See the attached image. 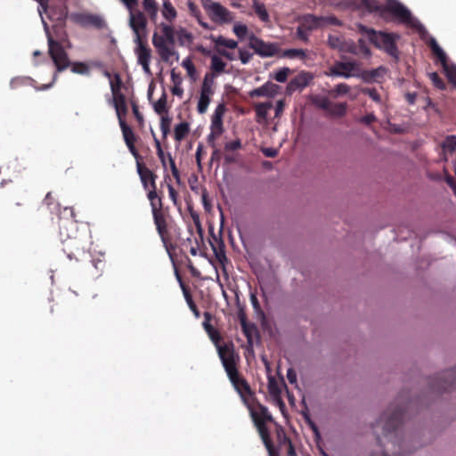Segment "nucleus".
<instances>
[{
	"label": "nucleus",
	"mask_w": 456,
	"mask_h": 456,
	"mask_svg": "<svg viewBox=\"0 0 456 456\" xmlns=\"http://www.w3.org/2000/svg\"><path fill=\"white\" fill-rule=\"evenodd\" d=\"M411 403L408 393H402L373 425L377 448L370 456H407L423 446L419 437L402 428L404 412Z\"/></svg>",
	"instance_id": "obj_1"
},
{
	"label": "nucleus",
	"mask_w": 456,
	"mask_h": 456,
	"mask_svg": "<svg viewBox=\"0 0 456 456\" xmlns=\"http://www.w3.org/2000/svg\"><path fill=\"white\" fill-rule=\"evenodd\" d=\"M385 8L386 12L390 13L396 22L415 29L422 39L428 41L433 53L440 61L448 80L456 87V65L448 60L444 51L428 34L424 25L411 13V10L398 0H387Z\"/></svg>",
	"instance_id": "obj_2"
},
{
	"label": "nucleus",
	"mask_w": 456,
	"mask_h": 456,
	"mask_svg": "<svg viewBox=\"0 0 456 456\" xmlns=\"http://www.w3.org/2000/svg\"><path fill=\"white\" fill-rule=\"evenodd\" d=\"M218 355L222 364L234 387L239 393L242 390L248 391L249 387L244 379H240L235 366V354L232 345L225 344L224 346H218Z\"/></svg>",
	"instance_id": "obj_3"
},
{
	"label": "nucleus",
	"mask_w": 456,
	"mask_h": 456,
	"mask_svg": "<svg viewBox=\"0 0 456 456\" xmlns=\"http://www.w3.org/2000/svg\"><path fill=\"white\" fill-rule=\"evenodd\" d=\"M359 29L368 37L369 40L377 48L384 50L390 56L395 59L398 58V50L395 45V39L399 38L397 35L381 31L377 32L374 29L368 28L362 25H360Z\"/></svg>",
	"instance_id": "obj_4"
},
{
	"label": "nucleus",
	"mask_w": 456,
	"mask_h": 456,
	"mask_svg": "<svg viewBox=\"0 0 456 456\" xmlns=\"http://www.w3.org/2000/svg\"><path fill=\"white\" fill-rule=\"evenodd\" d=\"M68 17H69V19L74 23L83 28L102 29L107 26L104 18L100 14L89 12H72L69 15L67 7L64 6L60 12L58 20L61 23H63Z\"/></svg>",
	"instance_id": "obj_5"
},
{
	"label": "nucleus",
	"mask_w": 456,
	"mask_h": 456,
	"mask_svg": "<svg viewBox=\"0 0 456 456\" xmlns=\"http://www.w3.org/2000/svg\"><path fill=\"white\" fill-rule=\"evenodd\" d=\"M431 389L441 393L456 388V367L436 374L431 379Z\"/></svg>",
	"instance_id": "obj_6"
},
{
	"label": "nucleus",
	"mask_w": 456,
	"mask_h": 456,
	"mask_svg": "<svg viewBox=\"0 0 456 456\" xmlns=\"http://www.w3.org/2000/svg\"><path fill=\"white\" fill-rule=\"evenodd\" d=\"M360 69V63L356 61H336L329 68L327 75L344 78L359 77Z\"/></svg>",
	"instance_id": "obj_7"
},
{
	"label": "nucleus",
	"mask_w": 456,
	"mask_h": 456,
	"mask_svg": "<svg viewBox=\"0 0 456 456\" xmlns=\"http://www.w3.org/2000/svg\"><path fill=\"white\" fill-rule=\"evenodd\" d=\"M48 52L57 72H61L70 66L71 62L68 53L60 42L53 40V38H49Z\"/></svg>",
	"instance_id": "obj_8"
},
{
	"label": "nucleus",
	"mask_w": 456,
	"mask_h": 456,
	"mask_svg": "<svg viewBox=\"0 0 456 456\" xmlns=\"http://www.w3.org/2000/svg\"><path fill=\"white\" fill-rule=\"evenodd\" d=\"M248 46L254 50L256 54L262 58L273 57L280 51V46L277 43L265 42L254 34L248 37Z\"/></svg>",
	"instance_id": "obj_9"
},
{
	"label": "nucleus",
	"mask_w": 456,
	"mask_h": 456,
	"mask_svg": "<svg viewBox=\"0 0 456 456\" xmlns=\"http://www.w3.org/2000/svg\"><path fill=\"white\" fill-rule=\"evenodd\" d=\"M129 25L134 31V39L143 40L146 37L147 20L142 12L130 11Z\"/></svg>",
	"instance_id": "obj_10"
},
{
	"label": "nucleus",
	"mask_w": 456,
	"mask_h": 456,
	"mask_svg": "<svg viewBox=\"0 0 456 456\" xmlns=\"http://www.w3.org/2000/svg\"><path fill=\"white\" fill-rule=\"evenodd\" d=\"M211 20L216 23H230L233 20L232 13L221 4H217L214 8L208 12Z\"/></svg>",
	"instance_id": "obj_11"
},
{
	"label": "nucleus",
	"mask_w": 456,
	"mask_h": 456,
	"mask_svg": "<svg viewBox=\"0 0 456 456\" xmlns=\"http://www.w3.org/2000/svg\"><path fill=\"white\" fill-rule=\"evenodd\" d=\"M387 68L384 66H379L377 69H373L371 70H363L360 69L359 78H361L365 83H380L381 79L387 73Z\"/></svg>",
	"instance_id": "obj_12"
},
{
	"label": "nucleus",
	"mask_w": 456,
	"mask_h": 456,
	"mask_svg": "<svg viewBox=\"0 0 456 456\" xmlns=\"http://www.w3.org/2000/svg\"><path fill=\"white\" fill-rule=\"evenodd\" d=\"M110 87L113 94L114 108L116 110L118 118L126 115L127 107L124 94L119 92L118 88L113 85V83H110Z\"/></svg>",
	"instance_id": "obj_13"
},
{
	"label": "nucleus",
	"mask_w": 456,
	"mask_h": 456,
	"mask_svg": "<svg viewBox=\"0 0 456 456\" xmlns=\"http://www.w3.org/2000/svg\"><path fill=\"white\" fill-rule=\"evenodd\" d=\"M252 415H253V422L257 428V431L261 436V439H262L266 450L268 451L269 456H274V449L270 441L269 433H268L266 426H265L263 424V422L259 419H257L256 414L253 413Z\"/></svg>",
	"instance_id": "obj_14"
},
{
	"label": "nucleus",
	"mask_w": 456,
	"mask_h": 456,
	"mask_svg": "<svg viewBox=\"0 0 456 456\" xmlns=\"http://www.w3.org/2000/svg\"><path fill=\"white\" fill-rule=\"evenodd\" d=\"M313 79V76L307 72H300L294 77L288 85V91L289 93L300 90L307 86L309 82Z\"/></svg>",
	"instance_id": "obj_15"
},
{
	"label": "nucleus",
	"mask_w": 456,
	"mask_h": 456,
	"mask_svg": "<svg viewBox=\"0 0 456 456\" xmlns=\"http://www.w3.org/2000/svg\"><path fill=\"white\" fill-rule=\"evenodd\" d=\"M136 47L134 49V53L137 56L138 64L150 62L151 58V49L144 45L143 40L134 39Z\"/></svg>",
	"instance_id": "obj_16"
},
{
	"label": "nucleus",
	"mask_w": 456,
	"mask_h": 456,
	"mask_svg": "<svg viewBox=\"0 0 456 456\" xmlns=\"http://www.w3.org/2000/svg\"><path fill=\"white\" fill-rule=\"evenodd\" d=\"M278 86L272 83V82H266L263 86L255 88L249 93V95L251 97H261V96H266V97H273L277 94Z\"/></svg>",
	"instance_id": "obj_17"
},
{
	"label": "nucleus",
	"mask_w": 456,
	"mask_h": 456,
	"mask_svg": "<svg viewBox=\"0 0 456 456\" xmlns=\"http://www.w3.org/2000/svg\"><path fill=\"white\" fill-rule=\"evenodd\" d=\"M359 7L370 13H376L379 16H384L386 12L385 5H381L376 0H360Z\"/></svg>",
	"instance_id": "obj_18"
},
{
	"label": "nucleus",
	"mask_w": 456,
	"mask_h": 456,
	"mask_svg": "<svg viewBox=\"0 0 456 456\" xmlns=\"http://www.w3.org/2000/svg\"><path fill=\"white\" fill-rule=\"evenodd\" d=\"M225 111L224 104H219L211 118V130H216L217 134L223 133V116Z\"/></svg>",
	"instance_id": "obj_19"
},
{
	"label": "nucleus",
	"mask_w": 456,
	"mask_h": 456,
	"mask_svg": "<svg viewBox=\"0 0 456 456\" xmlns=\"http://www.w3.org/2000/svg\"><path fill=\"white\" fill-rule=\"evenodd\" d=\"M323 16H315L313 14H305L301 18V23L306 30L312 31L322 26Z\"/></svg>",
	"instance_id": "obj_20"
},
{
	"label": "nucleus",
	"mask_w": 456,
	"mask_h": 456,
	"mask_svg": "<svg viewBox=\"0 0 456 456\" xmlns=\"http://www.w3.org/2000/svg\"><path fill=\"white\" fill-rule=\"evenodd\" d=\"M443 150V160L447 161V155L452 154L456 151V136L448 135L441 143Z\"/></svg>",
	"instance_id": "obj_21"
},
{
	"label": "nucleus",
	"mask_w": 456,
	"mask_h": 456,
	"mask_svg": "<svg viewBox=\"0 0 456 456\" xmlns=\"http://www.w3.org/2000/svg\"><path fill=\"white\" fill-rule=\"evenodd\" d=\"M137 173L140 176L142 183L145 184V175H148L151 179V185L155 189V178L156 175L147 167H143L140 162V159H136Z\"/></svg>",
	"instance_id": "obj_22"
},
{
	"label": "nucleus",
	"mask_w": 456,
	"mask_h": 456,
	"mask_svg": "<svg viewBox=\"0 0 456 456\" xmlns=\"http://www.w3.org/2000/svg\"><path fill=\"white\" fill-rule=\"evenodd\" d=\"M252 8L254 9L256 14L258 16V18L263 22H269L270 21V16L269 13L265 8V5L259 2L258 0H253L252 2Z\"/></svg>",
	"instance_id": "obj_23"
},
{
	"label": "nucleus",
	"mask_w": 456,
	"mask_h": 456,
	"mask_svg": "<svg viewBox=\"0 0 456 456\" xmlns=\"http://www.w3.org/2000/svg\"><path fill=\"white\" fill-rule=\"evenodd\" d=\"M142 6L151 21L156 22L158 19V5L155 0H143Z\"/></svg>",
	"instance_id": "obj_24"
},
{
	"label": "nucleus",
	"mask_w": 456,
	"mask_h": 456,
	"mask_svg": "<svg viewBox=\"0 0 456 456\" xmlns=\"http://www.w3.org/2000/svg\"><path fill=\"white\" fill-rule=\"evenodd\" d=\"M159 27L167 44L173 45L175 43V37L176 36V31H175L172 26L165 22H161Z\"/></svg>",
	"instance_id": "obj_25"
},
{
	"label": "nucleus",
	"mask_w": 456,
	"mask_h": 456,
	"mask_svg": "<svg viewBox=\"0 0 456 456\" xmlns=\"http://www.w3.org/2000/svg\"><path fill=\"white\" fill-rule=\"evenodd\" d=\"M273 107L271 102L257 103L255 106V110L257 117V122L266 120L268 110Z\"/></svg>",
	"instance_id": "obj_26"
},
{
	"label": "nucleus",
	"mask_w": 456,
	"mask_h": 456,
	"mask_svg": "<svg viewBox=\"0 0 456 456\" xmlns=\"http://www.w3.org/2000/svg\"><path fill=\"white\" fill-rule=\"evenodd\" d=\"M176 37L178 44L181 46L190 45L193 41V36L191 32L187 31L184 28H179L176 30Z\"/></svg>",
	"instance_id": "obj_27"
},
{
	"label": "nucleus",
	"mask_w": 456,
	"mask_h": 456,
	"mask_svg": "<svg viewBox=\"0 0 456 456\" xmlns=\"http://www.w3.org/2000/svg\"><path fill=\"white\" fill-rule=\"evenodd\" d=\"M162 15L169 21H172L176 18L177 12L169 0H164L163 2Z\"/></svg>",
	"instance_id": "obj_28"
},
{
	"label": "nucleus",
	"mask_w": 456,
	"mask_h": 456,
	"mask_svg": "<svg viewBox=\"0 0 456 456\" xmlns=\"http://www.w3.org/2000/svg\"><path fill=\"white\" fill-rule=\"evenodd\" d=\"M210 39L215 42L216 45L224 46L229 49H235L238 46V43L233 39H227L223 36L217 37L211 36Z\"/></svg>",
	"instance_id": "obj_29"
},
{
	"label": "nucleus",
	"mask_w": 456,
	"mask_h": 456,
	"mask_svg": "<svg viewBox=\"0 0 456 456\" xmlns=\"http://www.w3.org/2000/svg\"><path fill=\"white\" fill-rule=\"evenodd\" d=\"M345 38L338 35H329L328 37V45L330 48L334 50L341 51L342 46L344 45Z\"/></svg>",
	"instance_id": "obj_30"
},
{
	"label": "nucleus",
	"mask_w": 456,
	"mask_h": 456,
	"mask_svg": "<svg viewBox=\"0 0 456 456\" xmlns=\"http://www.w3.org/2000/svg\"><path fill=\"white\" fill-rule=\"evenodd\" d=\"M283 57H287L289 59H300L305 60L306 58V52L303 49H287L282 53Z\"/></svg>",
	"instance_id": "obj_31"
},
{
	"label": "nucleus",
	"mask_w": 456,
	"mask_h": 456,
	"mask_svg": "<svg viewBox=\"0 0 456 456\" xmlns=\"http://www.w3.org/2000/svg\"><path fill=\"white\" fill-rule=\"evenodd\" d=\"M160 58L162 59V61L167 62L170 58L172 56H175V59L178 60L179 59V54L177 52H175L174 49H172L171 47H169L168 45L165 46V47H162L159 50H157Z\"/></svg>",
	"instance_id": "obj_32"
},
{
	"label": "nucleus",
	"mask_w": 456,
	"mask_h": 456,
	"mask_svg": "<svg viewBox=\"0 0 456 456\" xmlns=\"http://www.w3.org/2000/svg\"><path fill=\"white\" fill-rule=\"evenodd\" d=\"M190 127L189 124L186 122H182L175 126V139L176 141L183 140L185 135L189 133Z\"/></svg>",
	"instance_id": "obj_33"
},
{
	"label": "nucleus",
	"mask_w": 456,
	"mask_h": 456,
	"mask_svg": "<svg viewBox=\"0 0 456 456\" xmlns=\"http://www.w3.org/2000/svg\"><path fill=\"white\" fill-rule=\"evenodd\" d=\"M210 97L211 94H200L197 107L200 114H204L208 110L211 101Z\"/></svg>",
	"instance_id": "obj_34"
},
{
	"label": "nucleus",
	"mask_w": 456,
	"mask_h": 456,
	"mask_svg": "<svg viewBox=\"0 0 456 456\" xmlns=\"http://www.w3.org/2000/svg\"><path fill=\"white\" fill-rule=\"evenodd\" d=\"M148 199L151 203V212H155L156 209H159L161 208V200L158 197L156 188H152V190L149 191Z\"/></svg>",
	"instance_id": "obj_35"
},
{
	"label": "nucleus",
	"mask_w": 456,
	"mask_h": 456,
	"mask_svg": "<svg viewBox=\"0 0 456 456\" xmlns=\"http://www.w3.org/2000/svg\"><path fill=\"white\" fill-rule=\"evenodd\" d=\"M259 411L260 412H256V411H250V415H251V418L253 419V413L256 414V416L257 417V419H259L263 424L265 426V420H272V415L271 413L269 412L268 409L265 407V406H263V405H260L259 406Z\"/></svg>",
	"instance_id": "obj_36"
},
{
	"label": "nucleus",
	"mask_w": 456,
	"mask_h": 456,
	"mask_svg": "<svg viewBox=\"0 0 456 456\" xmlns=\"http://www.w3.org/2000/svg\"><path fill=\"white\" fill-rule=\"evenodd\" d=\"M346 109L347 106L346 103H336L333 105L331 104L329 113L336 117H343L346 113Z\"/></svg>",
	"instance_id": "obj_37"
},
{
	"label": "nucleus",
	"mask_w": 456,
	"mask_h": 456,
	"mask_svg": "<svg viewBox=\"0 0 456 456\" xmlns=\"http://www.w3.org/2000/svg\"><path fill=\"white\" fill-rule=\"evenodd\" d=\"M71 71L75 74L88 75L90 69L85 62H74L70 64Z\"/></svg>",
	"instance_id": "obj_38"
},
{
	"label": "nucleus",
	"mask_w": 456,
	"mask_h": 456,
	"mask_svg": "<svg viewBox=\"0 0 456 456\" xmlns=\"http://www.w3.org/2000/svg\"><path fill=\"white\" fill-rule=\"evenodd\" d=\"M226 63L218 56L214 55L211 58V69L218 73H221L224 70Z\"/></svg>",
	"instance_id": "obj_39"
},
{
	"label": "nucleus",
	"mask_w": 456,
	"mask_h": 456,
	"mask_svg": "<svg viewBox=\"0 0 456 456\" xmlns=\"http://www.w3.org/2000/svg\"><path fill=\"white\" fill-rule=\"evenodd\" d=\"M167 96L164 93L161 97L154 103L153 108L156 113L162 114L167 111Z\"/></svg>",
	"instance_id": "obj_40"
},
{
	"label": "nucleus",
	"mask_w": 456,
	"mask_h": 456,
	"mask_svg": "<svg viewBox=\"0 0 456 456\" xmlns=\"http://www.w3.org/2000/svg\"><path fill=\"white\" fill-rule=\"evenodd\" d=\"M213 86V78L209 77L208 75H206L202 83L200 94H213L214 91L212 89Z\"/></svg>",
	"instance_id": "obj_41"
},
{
	"label": "nucleus",
	"mask_w": 456,
	"mask_h": 456,
	"mask_svg": "<svg viewBox=\"0 0 456 456\" xmlns=\"http://www.w3.org/2000/svg\"><path fill=\"white\" fill-rule=\"evenodd\" d=\"M315 106L324 110H330L331 102L327 97H316L313 100Z\"/></svg>",
	"instance_id": "obj_42"
},
{
	"label": "nucleus",
	"mask_w": 456,
	"mask_h": 456,
	"mask_svg": "<svg viewBox=\"0 0 456 456\" xmlns=\"http://www.w3.org/2000/svg\"><path fill=\"white\" fill-rule=\"evenodd\" d=\"M152 44L157 50H159L162 47H165L168 45L167 42L166 41L164 36L163 35L160 36L157 32L153 33Z\"/></svg>",
	"instance_id": "obj_43"
},
{
	"label": "nucleus",
	"mask_w": 456,
	"mask_h": 456,
	"mask_svg": "<svg viewBox=\"0 0 456 456\" xmlns=\"http://www.w3.org/2000/svg\"><path fill=\"white\" fill-rule=\"evenodd\" d=\"M340 52L341 53H352V54H355V55L359 54L358 47L353 41H346L345 40Z\"/></svg>",
	"instance_id": "obj_44"
},
{
	"label": "nucleus",
	"mask_w": 456,
	"mask_h": 456,
	"mask_svg": "<svg viewBox=\"0 0 456 456\" xmlns=\"http://www.w3.org/2000/svg\"><path fill=\"white\" fill-rule=\"evenodd\" d=\"M350 86H347L345 83H340L336 86V87L332 90L331 94H333V97H338L339 95H344L349 93Z\"/></svg>",
	"instance_id": "obj_45"
},
{
	"label": "nucleus",
	"mask_w": 456,
	"mask_h": 456,
	"mask_svg": "<svg viewBox=\"0 0 456 456\" xmlns=\"http://www.w3.org/2000/svg\"><path fill=\"white\" fill-rule=\"evenodd\" d=\"M171 118L167 116H162L160 120V130L164 137H166L170 131Z\"/></svg>",
	"instance_id": "obj_46"
},
{
	"label": "nucleus",
	"mask_w": 456,
	"mask_h": 456,
	"mask_svg": "<svg viewBox=\"0 0 456 456\" xmlns=\"http://www.w3.org/2000/svg\"><path fill=\"white\" fill-rule=\"evenodd\" d=\"M361 91L362 94L371 98V100L374 101L375 102L381 103V98L375 88L366 87L362 88Z\"/></svg>",
	"instance_id": "obj_47"
},
{
	"label": "nucleus",
	"mask_w": 456,
	"mask_h": 456,
	"mask_svg": "<svg viewBox=\"0 0 456 456\" xmlns=\"http://www.w3.org/2000/svg\"><path fill=\"white\" fill-rule=\"evenodd\" d=\"M233 33L240 39L244 38L248 33V27L244 24L237 23L233 26Z\"/></svg>",
	"instance_id": "obj_48"
},
{
	"label": "nucleus",
	"mask_w": 456,
	"mask_h": 456,
	"mask_svg": "<svg viewBox=\"0 0 456 456\" xmlns=\"http://www.w3.org/2000/svg\"><path fill=\"white\" fill-rule=\"evenodd\" d=\"M429 77L436 87H437L440 90L445 89L446 86L444 82L442 80V78L438 76L436 72L430 73Z\"/></svg>",
	"instance_id": "obj_49"
},
{
	"label": "nucleus",
	"mask_w": 456,
	"mask_h": 456,
	"mask_svg": "<svg viewBox=\"0 0 456 456\" xmlns=\"http://www.w3.org/2000/svg\"><path fill=\"white\" fill-rule=\"evenodd\" d=\"M289 72L290 69L289 68H282L275 73L274 78L277 82L284 83L287 80Z\"/></svg>",
	"instance_id": "obj_50"
},
{
	"label": "nucleus",
	"mask_w": 456,
	"mask_h": 456,
	"mask_svg": "<svg viewBox=\"0 0 456 456\" xmlns=\"http://www.w3.org/2000/svg\"><path fill=\"white\" fill-rule=\"evenodd\" d=\"M182 66L187 70L188 75L194 79L196 69L191 61L189 58L184 59L182 62Z\"/></svg>",
	"instance_id": "obj_51"
},
{
	"label": "nucleus",
	"mask_w": 456,
	"mask_h": 456,
	"mask_svg": "<svg viewBox=\"0 0 456 456\" xmlns=\"http://www.w3.org/2000/svg\"><path fill=\"white\" fill-rule=\"evenodd\" d=\"M309 32L310 31L306 30L305 28H304L302 25H299L297 28L296 36L298 39L306 43L309 40Z\"/></svg>",
	"instance_id": "obj_52"
},
{
	"label": "nucleus",
	"mask_w": 456,
	"mask_h": 456,
	"mask_svg": "<svg viewBox=\"0 0 456 456\" xmlns=\"http://www.w3.org/2000/svg\"><path fill=\"white\" fill-rule=\"evenodd\" d=\"M152 216H153V220H154V224L156 226H159V225L164 226L167 224L165 216L159 211V209H156L155 212H152Z\"/></svg>",
	"instance_id": "obj_53"
},
{
	"label": "nucleus",
	"mask_w": 456,
	"mask_h": 456,
	"mask_svg": "<svg viewBox=\"0 0 456 456\" xmlns=\"http://www.w3.org/2000/svg\"><path fill=\"white\" fill-rule=\"evenodd\" d=\"M358 52L359 54L362 53L364 57H369L370 55V50L367 46L365 41L362 38L358 40Z\"/></svg>",
	"instance_id": "obj_54"
},
{
	"label": "nucleus",
	"mask_w": 456,
	"mask_h": 456,
	"mask_svg": "<svg viewBox=\"0 0 456 456\" xmlns=\"http://www.w3.org/2000/svg\"><path fill=\"white\" fill-rule=\"evenodd\" d=\"M239 54H240V60L242 64H247L250 61V60L253 57V53L244 50V49H239Z\"/></svg>",
	"instance_id": "obj_55"
},
{
	"label": "nucleus",
	"mask_w": 456,
	"mask_h": 456,
	"mask_svg": "<svg viewBox=\"0 0 456 456\" xmlns=\"http://www.w3.org/2000/svg\"><path fill=\"white\" fill-rule=\"evenodd\" d=\"M269 391L271 393V395H273V396H279L280 394H281V389L278 386V384L276 383V381L274 380V379H269Z\"/></svg>",
	"instance_id": "obj_56"
},
{
	"label": "nucleus",
	"mask_w": 456,
	"mask_h": 456,
	"mask_svg": "<svg viewBox=\"0 0 456 456\" xmlns=\"http://www.w3.org/2000/svg\"><path fill=\"white\" fill-rule=\"evenodd\" d=\"M167 156H168V159H169V163H170V168H171L172 175L175 178L176 182L179 183H180L179 171H178V169H177V167L175 166V163L171 154L167 153Z\"/></svg>",
	"instance_id": "obj_57"
},
{
	"label": "nucleus",
	"mask_w": 456,
	"mask_h": 456,
	"mask_svg": "<svg viewBox=\"0 0 456 456\" xmlns=\"http://www.w3.org/2000/svg\"><path fill=\"white\" fill-rule=\"evenodd\" d=\"M123 137H124L125 142L127 147L129 145H134V141H135V135H134V132L132 131V129L129 131H126V133H123Z\"/></svg>",
	"instance_id": "obj_58"
},
{
	"label": "nucleus",
	"mask_w": 456,
	"mask_h": 456,
	"mask_svg": "<svg viewBox=\"0 0 456 456\" xmlns=\"http://www.w3.org/2000/svg\"><path fill=\"white\" fill-rule=\"evenodd\" d=\"M241 148V142L240 139L234 140L232 142H229L225 143L224 150L225 151H236Z\"/></svg>",
	"instance_id": "obj_59"
},
{
	"label": "nucleus",
	"mask_w": 456,
	"mask_h": 456,
	"mask_svg": "<svg viewBox=\"0 0 456 456\" xmlns=\"http://www.w3.org/2000/svg\"><path fill=\"white\" fill-rule=\"evenodd\" d=\"M183 294H184V297H185V299L190 306V308L194 312V314L198 316L199 315V313L197 311V307L195 305V304L193 303L192 299H191V295L189 294V292L186 290V291H183Z\"/></svg>",
	"instance_id": "obj_60"
},
{
	"label": "nucleus",
	"mask_w": 456,
	"mask_h": 456,
	"mask_svg": "<svg viewBox=\"0 0 456 456\" xmlns=\"http://www.w3.org/2000/svg\"><path fill=\"white\" fill-rule=\"evenodd\" d=\"M213 251L215 253L216 257L220 263H223L224 260H226V256L224 251L223 249H217L214 245H212Z\"/></svg>",
	"instance_id": "obj_61"
},
{
	"label": "nucleus",
	"mask_w": 456,
	"mask_h": 456,
	"mask_svg": "<svg viewBox=\"0 0 456 456\" xmlns=\"http://www.w3.org/2000/svg\"><path fill=\"white\" fill-rule=\"evenodd\" d=\"M218 3L213 2L212 0H201V4L203 8L208 12V13L216 6Z\"/></svg>",
	"instance_id": "obj_62"
},
{
	"label": "nucleus",
	"mask_w": 456,
	"mask_h": 456,
	"mask_svg": "<svg viewBox=\"0 0 456 456\" xmlns=\"http://www.w3.org/2000/svg\"><path fill=\"white\" fill-rule=\"evenodd\" d=\"M287 379L291 384L297 383V373L293 369L289 368L287 370Z\"/></svg>",
	"instance_id": "obj_63"
},
{
	"label": "nucleus",
	"mask_w": 456,
	"mask_h": 456,
	"mask_svg": "<svg viewBox=\"0 0 456 456\" xmlns=\"http://www.w3.org/2000/svg\"><path fill=\"white\" fill-rule=\"evenodd\" d=\"M376 120V116L373 113H369L361 118V122L365 125H370Z\"/></svg>",
	"instance_id": "obj_64"
}]
</instances>
